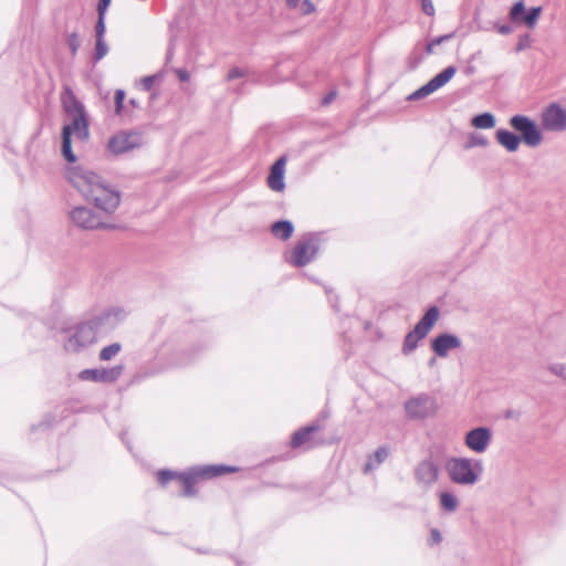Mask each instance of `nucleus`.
Wrapping results in <instances>:
<instances>
[{
  "mask_svg": "<svg viewBox=\"0 0 566 566\" xmlns=\"http://www.w3.org/2000/svg\"><path fill=\"white\" fill-rule=\"evenodd\" d=\"M389 455V449L387 447H379L373 457L369 458L365 465V471H370L382 463Z\"/></svg>",
  "mask_w": 566,
  "mask_h": 566,
  "instance_id": "26",
  "label": "nucleus"
},
{
  "mask_svg": "<svg viewBox=\"0 0 566 566\" xmlns=\"http://www.w3.org/2000/svg\"><path fill=\"white\" fill-rule=\"evenodd\" d=\"M72 222L82 229L94 230L99 228H112L105 224L98 214L86 207H76L70 212Z\"/></svg>",
  "mask_w": 566,
  "mask_h": 566,
  "instance_id": "14",
  "label": "nucleus"
},
{
  "mask_svg": "<svg viewBox=\"0 0 566 566\" xmlns=\"http://www.w3.org/2000/svg\"><path fill=\"white\" fill-rule=\"evenodd\" d=\"M62 104L70 120L62 132V154L69 163H74L76 158L71 148V135L74 134L81 140L87 139L88 123L84 105L69 87L62 94Z\"/></svg>",
  "mask_w": 566,
  "mask_h": 566,
  "instance_id": "3",
  "label": "nucleus"
},
{
  "mask_svg": "<svg viewBox=\"0 0 566 566\" xmlns=\"http://www.w3.org/2000/svg\"><path fill=\"white\" fill-rule=\"evenodd\" d=\"M107 52H108V46H107V43L105 42V39H96L94 61L98 62L107 54Z\"/></svg>",
  "mask_w": 566,
  "mask_h": 566,
  "instance_id": "28",
  "label": "nucleus"
},
{
  "mask_svg": "<svg viewBox=\"0 0 566 566\" xmlns=\"http://www.w3.org/2000/svg\"><path fill=\"white\" fill-rule=\"evenodd\" d=\"M440 507L447 513H453L459 507V499L451 492L443 491L439 494Z\"/></svg>",
  "mask_w": 566,
  "mask_h": 566,
  "instance_id": "23",
  "label": "nucleus"
},
{
  "mask_svg": "<svg viewBox=\"0 0 566 566\" xmlns=\"http://www.w3.org/2000/svg\"><path fill=\"white\" fill-rule=\"evenodd\" d=\"M439 310L437 306H431L427 310L420 321L416 324L403 339L401 352L403 355H409L418 347V343L423 339L429 332L433 328L439 319Z\"/></svg>",
  "mask_w": 566,
  "mask_h": 566,
  "instance_id": "6",
  "label": "nucleus"
},
{
  "mask_svg": "<svg viewBox=\"0 0 566 566\" xmlns=\"http://www.w3.org/2000/svg\"><path fill=\"white\" fill-rule=\"evenodd\" d=\"M449 479L459 485H474L483 471L480 460L469 458H451L446 463Z\"/></svg>",
  "mask_w": 566,
  "mask_h": 566,
  "instance_id": "5",
  "label": "nucleus"
},
{
  "mask_svg": "<svg viewBox=\"0 0 566 566\" xmlns=\"http://www.w3.org/2000/svg\"><path fill=\"white\" fill-rule=\"evenodd\" d=\"M123 370V365H116L111 368L83 369L78 374V378L84 381L112 384L115 382L122 376Z\"/></svg>",
  "mask_w": 566,
  "mask_h": 566,
  "instance_id": "13",
  "label": "nucleus"
},
{
  "mask_svg": "<svg viewBox=\"0 0 566 566\" xmlns=\"http://www.w3.org/2000/svg\"><path fill=\"white\" fill-rule=\"evenodd\" d=\"M422 11L427 15H432L434 13L432 0H422Z\"/></svg>",
  "mask_w": 566,
  "mask_h": 566,
  "instance_id": "36",
  "label": "nucleus"
},
{
  "mask_svg": "<svg viewBox=\"0 0 566 566\" xmlns=\"http://www.w3.org/2000/svg\"><path fill=\"white\" fill-rule=\"evenodd\" d=\"M300 0H286V6L291 9L298 7Z\"/></svg>",
  "mask_w": 566,
  "mask_h": 566,
  "instance_id": "43",
  "label": "nucleus"
},
{
  "mask_svg": "<svg viewBox=\"0 0 566 566\" xmlns=\"http://www.w3.org/2000/svg\"><path fill=\"white\" fill-rule=\"evenodd\" d=\"M453 36H454V33H449V34H444V35L434 38L431 40V42L434 46H437V45H440V44L451 40Z\"/></svg>",
  "mask_w": 566,
  "mask_h": 566,
  "instance_id": "37",
  "label": "nucleus"
},
{
  "mask_svg": "<svg viewBox=\"0 0 566 566\" xmlns=\"http://www.w3.org/2000/svg\"><path fill=\"white\" fill-rule=\"evenodd\" d=\"M129 106H132V108L140 107L139 103L135 98L129 99Z\"/></svg>",
  "mask_w": 566,
  "mask_h": 566,
  "instance_id": "46",
  "label": "nucleus"
},
{
  "mask_svg": "<svg viewBox=\"0 0 566 566\" xmlns=\"http://www.w3.org/2000/svg\"><path fill=\"white\" fill-rule=\"evenodd\" d=\"M542 125L548 132H565L566 109L559 104L552 103L542 113Z\"/></svg>",
  "mask_w": 566,
  "mask_h": 566,
  "instance_id": "12",
  "label": "nucleus"
},
{
  "mask_svg": "<svg viewBox=\"0 0 566 566\" xmlns=\"http://www.w3.org/2000/svg\"><path fill=\"white\" fill-rule=\"evenodd\" d=\"M66 177L84 199L92 202L97 209L112 213L118 208L119 192L111 188L94 171L76 166L67 169Z\"/></svg>",
  "mask_w": 566,
  "mask_h": 566,
  "instance_id": "1",
  "label": "nucleus"
},
{
  "mask_svg": "<svg viewBox=\"0 0 566 566\" xmlns=\"http://www.w3.org/2000/svg\"><path fill=\"white\" fill-rule=\"evenodd\" d=\"M455 66L450 65L446 67L442 72L432 77L427 84L410 94L408 98L410 101H418L429 96L440 87L444 86L455 75Z\"/></svg>",
  "mask_w": 566,
  "mask_h": 566,
  "instance_id": "11",
  "label": "nucleus"
},
{
  "mask_svg": "<svg viewBox=\"0 0 566 566\" xmlns=\"http://www.w3.org/2000/svg\"><path fill=\"white\" fill-rule=\"evenodd\" d=\"M549 370H551L554 375H556V376H558V377H560V378L566 379V366H565V365H563V364H555V365H552V366L549 367Z\"/></svg>",
  "mask_w": 566,
  "mask_h": 566,
  "instance_id": "32",
  "label": "nucleus"
},
{
  "mask_svg": "<svg viewBox=\"0 0 566 566\" xmlns=\"http://www.w3.org/2000/svg\"><path fill=\"white\" fill-rule=\"evenodd\" d=\"M155 75L145 76L142 78L140 84L145 91H150L155 83Z\"/></svg>",
  "mask_w": 566,
  "mask_h": 566,
  "instance_id": "35",
  "label": "nucleus"
},
{
  "mask_svg": "<svg viewBox=\"0 0 566 566\" xmlns=\"http://www.w3.org/2000/svg\"><path fill=\"white\" fill-rule=\"evenodd\" d=\"M125 92L123 90H116L115 92V113L116 115L132 119L133 113L128 111L127 106L124 105Z\"/></svg>",
  "mask_w": 566,
  "mask_h": 566,
  "instance_id": "25",
  "label": "nucleus"
},
{
  "mask_svg": "<svg viewBox=\"0 0 566 566\" xmlns=\"http://www.w3.org/2000/svg\"><path fill=\"white\" fill-rule=\"evenodd\" d=\"M120 344L119 343H113L108 346H105L99 352V359L101 360H111L114 358L119 352H120Z\"/></svg>",
  "mask_w": 566,
  "mask_h": 566,
  "instance_id": "27",
  "label": "nucleus"
},
{
  "mask_svg": "<svg viewBox=\"0 0 566 566\" xmlns=\"http://www.w3.org/2000/svg\"><path fill=\"white\" fill-rule=\"evenodd\" d=\"M415 478L423 489H430L439 479V467L432 459L420 461L415 468Z\"/></svg>",
  "mask_w": 566,
  "mask_h": 566,
  "instance_id": "16",
  "label": "nucleus"
},
{
  "mask_svg": "<svg viewBox=\"0 0 566 566\" xmlns=\"http://www.w3.org/2000/svg\"><path fill=\"white\" fill-rule=\"evenodd\" d=\"M473 127L479 129H490L496 124L495 117L491 113H482L474 116L471 120Z\"/></svg>",
  "mask_w": 566,
  "mask_h": 566,
  "instance_id": "24",
  "label": "nucleus"
},
{
  "mask_svg": "<svg viewBox=\"0 0 566 566\" xmlns=\"http://www.w3.org/2000/svg\"><path fill=\"white\" fill-rule=\"evenodd\" d=\"M176 74L178 75L179 80L181 82H187L189 80V73L185 69H178L176 70Z\"/></svg>",
  "mask_w": 566,
  "mask_h": 566,
  "instance_id": "41",
  "label": "nucleus"
},
{
  "mask_svg": "<svg viewBox=\"0 0 566 566\" xmlns=\"http://www.w3.org/2000/svg\"><path fill=\"white\" fill-rule=\"evenodd\" d=\"M430 544H439L442 541L441 533L437 528L430 531Z\"/></svg>",
  "mask_w": 566,
  "mask_h": 566,
  "instance_id": "39",
  "label": "nucleus"
},
{
  "mask_svg": "<svg viewBox=\"0 0 566 566\" xmlns=\"http://www.w3.org/2000/svg\"><path fill=\"white\" fill-rule=\"evenodd\" d=\"M285 158L280 157L271 167L270 175L268 177V186L273 191L281 192L285 189Z\"/></svg>",
  "mask_w": 566,
  "mask_h": 566,
  "instance_id": "19",
  "label": "nucleus"
},
{
  "mask_svg": "<svg viewBox=\"0 0 566 566\" xmlns=\"http://www.w3.org/2000/svg\"><path fill=\"white\" fill-rule=\"evenodd\" d=\"M315 11V6L311 0H303L301 4V12L305 15L311 14Z\"/></svg>",
  "mask_w": 566,
  "mask_h": 566,
  "instance_id": "33",
  "label": "nucleus"
},
{
  "mask_svg": "<svg viewBox=\"0 0 566 566\" xmlns=\"http://www.w3.org/2000/svg\"><path fill=\"white\" fill-rule=\"evenodd\" d=\"M438 410L434 397L428 394H420L405 402V411L411 419H426L432 417Z\"/></svg>",
  "mask_w": 566,
  "mask_h": 566,
  "instance_id": "10",
  "label": "nucleus"
},
{
  "mask_svg": "<svg viewBox=\"0 0 566 566\" xmlns=\"http://www.w3.org/2000/svg\"><path fill=\"white\" fill-rule=\"evenodd\" d=\"M237 471L233 467L227 465H207L203 468L193 469L187 473H177L169 470H161L158 472V481L160 484L165 485L172 479H178L184 485L182 495L190 497L196 495V491L193 485L197 483L199 479L206 478H214L222 475L224 473Z\"/></svg>",
  "mask_w": 566,
  "mask_h": 566,
  "instance_id": "4",
  "label": "nucleus"
},
{
  "mask_svg": "<svg viewBox=\"0 0 566 566\" xmlns=\"http://www.w3.org/2000/svg\"><path fill=\"white\" fill-rule=\"evenodd\" d=\"M67 45L72 55H75L81 45L80 36L76 32H72L67 35Z\"/></svg>",
  "mask_w": 566,
  "mask_h": 566,
  "instance_id": "29",
  "label": "nucleus"
},
{
  "mask_svg": "<svg viewBox=\"0 0 566 566\" xmlns=\"http://www.w3.org/2000/svg\"><path fill=\"white\" fill-rule=\"evenodd\" d=\"M112 0H99L98 1V4H97V14L98 15H105L106 14V10L109 6Z\"/></svg>",
  "mask_w": 566,
  "mask_h": 566,
  "instance_id": "38",
  "label": "nucleus"
},
{
  "mask_svg": "<svg viewBox=\"0 0 566 566\" xmlns=\"http://www.w3.org/2000/svg\"><path fill=\"white\" fill-rule=\"evenodd\" d=\"M105 31V15H98L97 23L95 25V39H104Z\"/></svg>",
  "mask_w": 566,
  "mask_h": 566,
  "instance_id": "31",
  "label": "nucleus"
},
{
  "mask_svg": "<svg viewBox=\"0 0 566 566\" xmlns=\"http://www.w3.org/2000/svg\"><path fill=\"white\" fill-rule=\"evenodd\" d=\"M294 227L292 222L286 220L276 221L272 224L271 231L274 237L281 240H287L293 233Z\"/></svg>",
  "mask_w": 566,
  "mask_h": 566,
  "instance_id": "22",
  "label": "nucleus"
},
{
  "mask_svg": "<svg viewBox=\"0 0 566 566\" xmlns=\"http://www.w3.org/2000/svg\"><path fill=\"white\" fill-rule=\"evenodd\" d=\"M336 96L335 92H329L322 101L323 105H328Z\"/></svg>",
  "mask_w": 566,
  "mask_h": 566,
  "instance_id": "42",
  "label": "nucleus"
},
{
  "mask_svg": "<svg viewBox=\"0 0 566 566\" xmlns=\"http://www.w3.org/2000/svg\"><path fill=\"white\" fill-rule=\"evenodd\" d=\"M489 142L485 137L478 135V134H471L469 138V143L467 145L468 148L474 147V146H488Z\"/></svg>",
  "mask_w": 566,
  "mask_h": 566,
  "instance_id": "30",
  "label": "nucleus"
},
{
  "mask_svg": "<svg viewBox=\"0 0 566 566\" xmlns=\"http://www.w3.org/2000/svg\"><path fill=\"white\" fill-rule=\"evenodd\" d=\"M542 13L541 7H533L525 11L523 0L515 2L510 10V19L514 23H524L527 28L533 29L537 24Z\"/></svg>",
  "mask_w": 566,
  "mask_h": 566,
  "instance_id": "15",
  "label": "nucleus"
},
{
  "mask_svg": "<svg viewBox=\"0 0 566 566\" xmlns=\"http://www.w3.org/2000/svg\"><path fill=\"white\" fill-rule=\"evenodd\" d=\"M495 28L499 33L504 34V35L511 34L513 32L512 27L509 24H496Z\"/></svg>",
  "mask_w": 566,
  "mask_h": 566,
  "instance_id": "40",
  "label": "nucleus"
},
{
  "mask_svg": "<svg viewBox=\"0 0 566 566\" xmlns=\"http://www.w3.org/2000/svg\"><path fill=\"white\" fill-rule=\"evenodd\" d=\"M461 345V339L457 335L449 333L440 334L431 340V349L441 358L447 357L450 350L458 349Z\"/></svg>",
  "mask_w": 566,
  "mask_h": 566,
  "instance_id": "18",
  "label": "nucleus"
},
{
  "mask_svg": "<svg viewBox=\"0 0 566 566\" xmlns=\"http://www.w3.org/2000/svg\"><path fill=\"white\" fill-rule=\"evenodd\" d=\"M318 249V238L314 234H308L296 243L289 258V262L297 268L304 266L315 259Z\"/></svg>",
  "mask_w": 566,
  "mask_h": 566,
  "instance_id": "9",
  "label": "nucleus"
},
{
  "mask_svg": "<svg viewBox=\"0 0 566 566\" xmlns=\"http://www.w3.org/2000/svg\"><path fill=\"white\" fill-rule=\"evenodd\" d=\"M497 143L504 147L507 151L514 153L518 149L521 139L517 135L506 129H499L496 132Z\"/></svg>",
  "mask_w": 566,
  "mask_h": 566,
  "instance_id": "21",
  "label": "nucleus"
},
{
  "mask_svg": "<svg viewBox=\"0 0 566 566\" xmlns=\"http://www.w3.org/2000/svg\"><path fill=\"white\" fill-rule=\"evenodd\" d=\"M526 41H527V36H525V39H521L517 44L516 50L522 51L524 48H526Z\"/></svg>",
  "mask_w": 566,
  "mask_h": 566,
  "instance_id": "45",
  "label": "nucleus"
},
{
  "mask_svg": "<svg viewBox=\"0 0 566 566\" xmlns=\"http://www.w3.org/2000/svg\"><path fill=\"white\" fill-rule=\"evenodd\" d=\"M514 417V411H507L505 413V418L510 419V418H513Z\"/></svg>",
  "mask_w": 566,
  "mask_h": 566,
  "instance_id": "47",
  "label": "nucleus"
},
{
  "mask_svg": "<svg viewBox=\"0 0 566 566\" xmlns=\"http://www.w3.org/2000/svg\"><path fill=\"white\" fill-rule=\"evenodd\" d=\"M123 308L113 307L93 318L62 331V346L66 353H80L93 345L102 329L111 328L124 319Z\"/></svg>",
  "mask_w": 566,
  "mask_h": 566,
  "instance_id": "2",
  "label": "nucleus"
},
{
  "mask_svg": "<svg viewBox=\"0 0 566 566\" xmlns=\"http://www.w3.org/2000/svg\"><path fill=\"white\" fill-rule=\"evenodd\" d=\"M144 143L142 130H120L109 138L107 147L111 153L119 155L139 148Z\"/></svg>",
  "mask_w": 566,
  "mask_h": 566,
  "instance_id": "8",
  "label": "nucleus"
},
{
  "mask_svg": "<svg viewBox=\"0 0 566 566\" xmlns=\"http://www.w3.org/2000/svg\"><path fill=\"white\" fill-rule=\"evenodd\" d=\"M245 75V72L239 67H233L229 71L227 75L228 81H232L239 77H243Z\"/></svg>",
  "mask_w": 566,
  "mask_h": 566,
  "instance_id": "34",
  "label": "nucleus"
},
{
  "mask_svg": "<svg viewBox=\"0 0 566 566\" xmlns=\"http://www.w3.org/2000/svg\"><path fill=\"white\" fill-rule=\"evenodd\" d=\"M434 52V45L432 44L431 41H429L426 45V53L428 55L432 54Z\"/></svg>",
  "mask_w": 566,
  "mask_h": 566,
  "instance_id": "44",
  "label": "nucleus"
},
{
  "mask_svg": "<svg viewBox=\"0 0 566 566\" xmlns=\"http://www.w3.org/2000/svg\"><path fill=\"white\" fill-rule=\"evenodd\" d=\"M510 126L520 134V139L528 147H537L543 140V134L536 123L525 115H514Z\"/></svg>",
  "mask_w": 566,
  "mask_h": 566,
  "instance_id": "7",
  "label": "nucleus"
},
{
  "mask_svg": "<svg viewBox=\"0 0 566 566\" xmlns=\"http://www.w3.org/2000/svg\"><path fill=\"white\" fill-rule=\"evenodd\" d=\"M319 428L317 426H308L303 429L295 431L292 436L291 447L296 449L300 447H306L307 449L315 446L312 441L313 432H316Z\"/></svg>",
  "mask_w": 566,
  "mask_h": 566,
  "instance_id": "20",
  "label": "nucleus"
},
{
  "mask_svg": "<svg viewBox=\"0 0 566 566\" xmlns=\"http://www.w3.org/2000/svg\"><path fill=\"white\" fill-rule=\"evenodd\" d=\"M492 441V431L486 427H478L467 432L465 446L475 453H483Z\"/></svg>",
  "mask_w": 566,
  "mask_h": 566,
  "instance_id": "17",
  "label": "nucleus"
}]
</instances>
